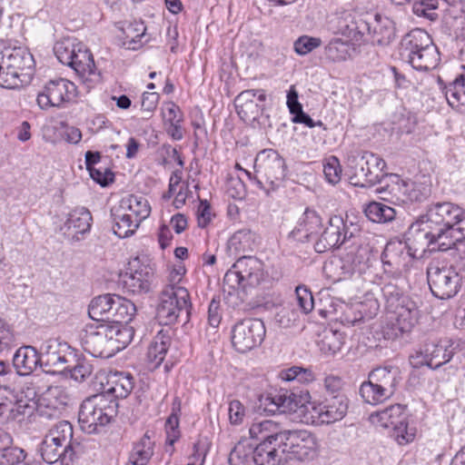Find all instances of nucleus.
I'll list each match as a JSON object with an SVG mask.
<instances>
[{"mask_svg":"<svg viewBox=\"0 0 465 465\" xmlns=\"http://www.w3.org/2000/svg\"><path fill=\"white\" fill-rule=\"evenodd\" d=\"M410 235L418 249L449 250L465 240V212L450 202L433 203L411 225Z\"/></svg>","mask_w":465,"mask_h":465,"instance_id":"1","label":"nucleus"},{"mask_svg":"<svg viewBox=\"0 0 465 465\" xmlns=\"http://www.w3.org/2000/svg\"><path fill=\"white\" fill-rule=\"evenodd\" d=\"M381 292L386 309V322L382 327L384 337L393 340L410 332L420 317L417 303L393 282L385 283Z\"/></svg>","mask_w":465,"mask_h":465,"instance_id":"2","label":"nucleus"},{"mask_svg":"<svg viewBox=\"0 0 465 465\" xmlns=\"http://www.w3.org/2000/svg\"><path fill=\"white\" fill-rule=\"evenodd\" d=\"M118 402L106 393L92 395L81 404L78 420L83 430L87 433L98 431L116 416Z\"/></svg>","mask_w":465,"mask_h":465,"instance_id":"3","label":"nucleus"},{"mask_svg":"<svg viewBox=\"0 0 465 465\" xmlns=\"http://www.w3.org/2000/svg\"><path fill=\"white\" fill-rule=\"evenodd\" d=\"M190 294L185 287H164L159 295L156 318L162 325H172L185 314H190Z\"/></svg>","mask_w":465,"mask_h":465,"instance_id":"4","label":"nucleus"},{"mask_svg":"<svg viewBox=\"0 0 465 465\" xmlns=\"http://www.w3.org/2000/svg\"><path fill=\"white\" fill-rule=\"evenodd\" d=\"M258 183L261 187L269 185L267 189H277L286 175V165L283 158L272 149L261 151L254 162Z\"/></svg>","mask_w":465,"mask_h":465,"instance_id":"5","label":"nucleus"},{"mask_svg":"<svg viewBox=\"0 0 465 465\" xmlns=\"http://www.w3.org/2000/svg\"><path fill=\"white\" fill-rule=\"evenodd\" d=\"M285 460L295 459L301 461L312 460L318 456L320 444L316 436L306 430H285L281 444Z\"/></svg>","mask_w":465,"mask_h":465,"instance_id":"6","label":"nucleus"},{"mask_svg":"<svg viewBox=\"0 0 465 465\" xmlns=\"http://www.w3.org/2000/svg\"><path fill=\"white\" fill-rule=\"evenodd\" d=\"M432 294L441 300L455 296L460 288V277L453 266L440 262H430L427 269Z\"/></svg>","mask_w":465,"mask_h":465,"instance_id":"7","label":"nucleus"},{"mask_svg":"<svg viewBox=\"0 0 465 465\" xmlns=\"http://www.w3.org/2000/svg\"><path fill=\"white\" fill-rule=\"evenodd\" d=\"M386 163L379 155L364 152L360 157L351 160V183L360 187H371L381 182L385 175Z\"/></svg>","mask_w":465,"mask_h":465,"instance_id":"8","label":"nucleus"},{"mask_svg":"<svg viewBox=\"0 0 465 465\" xmlns=\"http://www.w3.org/2000/svg\"><path fill=\"white\" fill-rule=\"evenodd\" d=\"M262 263L252 256L239 258L225 273L223 282L232 289L258 285L262 279Z\"/></svg>","mask_w":465,"mask_h":465,"instance_id":"9","label":"nucleus"},{"mask_svg":"<svg viewBox=\"0 0 465 465\" xmlns=\"http://www.w3.org/2000/svg\"><path fill=\"white\" fill-rule=\"evenodd\" d=\"M359 232L358 224L348 219L344 220L340 215H333L329 219L320 239L315 242V251L322 253L339 247L346 240L355 237Z\"/></svg>","mask_w":465,"mask_h":465,"instance_id":"10","label":"nucleus"},{"mask_svg":"<svg viewBox=\"0 0 465 465\" xmlns=\"http://www.w3.org/2000/svg\"><path fill=\"white\" fill-rule=\"evenodd\" d=\"M266 333L262 321L244 319L236 322L232 329V343L234 349L245 353L260 346Z\"/></svg>","mask_w":465,"mask_h":465,"instance_id":"11","label":"nucleus"},{"mask_svg":"<svg viewBox=\"0 0 465 465\" xmlns=\"http://www.w3.org/2000/svg\"><path fill=\"white\" fill-rule=\"evenodd\" d=\"M153 276V268L146 256H137L128 263L127 272L122 276V284L132 293L147 292Z\"/></svg>","mask_w":465,"mask_h":465,"instance_id":"12","label":"nucleus"},{"mask_svg":"<svg viewBox=\"0 0 465 465\" xmlns=\"http://www.w3.org/2000/svg\"><path fill=\"white\" fill-rule=\"evenodd\" d=\"M77 94L76 85L64 78L50 80L38 94L36 102L41 109L61 107L73 101Z\"/></svg>","mask_w":465,"mask_h":465,"instance_id":"13","label":"nucleus"},{"mask_svg":"<svg viewBox=\"0 0 465 465\" xmlns=\"http://www.w3.org/2000/svg\"><path fill=\"white\" fill-rule=\"evenodd\" d=\"M410 230L406 234V241L389 242L381 254V262L384 266L391 270L400 271L405 268L412 258L420 256L428 248L418 249L415 243L410 240Z\"/></svg>","mask_w":465,"mask_h":465,"instance_id":"14","label":"nucleus"},{"mask_svg":"<svg viewBox=\"0 0 465 465\" xmlns=\"http://www.w3.org/2000/svg\"><path fill=\"white\" fill-rule=\"evenodd\" d=\"M266 95L262 90H245L240 93L234 104L240 118L245 123H252L258 119L262 111L260 103L265 101Z\"/></svg>","mask_w":465,"mask_h":465,"instance_id":"15","label":"nucleus"},{"mask_svg":"<svg viewBox=\"0 0 465 465\" xmlns=\"http://www.w3.org/2000/svg\"><path fill=\"white\" fill-rule=\"evenodd\" d=\"M348 399L345 395H337L312 405V417L321 423H333L341 420L347 413Z\"/></svg>","mask_w":465,"mask_h":465,"instance_id":"16","label":"nucleus"},{"mask_svg":"<svg viewBox=\"0 0 465 465\" xmlns=\"http://www.w3.org/2000/svg\"><path fill=\"white\" fill-rule=\"evenodd\" d=\"M0 59L6 70L14 71L20 79L29 78L35 65L33 55L24 48L0 52Z\"/></svg>","mask_w":465,"mask_h":465,"instance_id":"17","label":"nucleus"},{"mask_svg":"<svg viewBox=\"0 0 465 465\" xmlns=\"http://www.w3.org/2000/svg\"><path fill=\"white\" fill-rule=\"evenodd\" d=\"M260 401L264 411L272 414L294 412L301 404L295 393L284 389L262 396Z\"/></svg>","mask_w":465,"mask_h":465,"instance_id":"18","label":"nucleus"},{"mask_svg":"<svg viewBox=\"0 0 465 465\" xmlns=\"http://www.w3.org/2000/svg\"><path fill=\"white\" fill-rule=\"evenodd\" d=\"M420 354L428 366L437 369L441 365L449 362L453 354L454 349L452 343L449 340L428 341L421 350Z\"/></svg>","mask_w":465,"mask_h":465,"instance_id":"19","label":"nucleus"},{"mask_svg":"<svg viewBox=\"0 0 465 465\" xmlns=\"http://www.w3.org/2000/svg\"><path fill=\"white\" fill-rule=\"evenodd\" d=\"M108 335L104 324L97 326L96 330H87L81 338L83 349L94 357L109 358L112 349L108 343Z\"/></svg>","mask_w":465,"mask_h":465,"instance_id":"20","label":"nucleus"},{"mask_svg":"<svg viewBox=\"0 0 465 465\" xmlns=\"http://www.w3.org/2000/svg\"><path fill=\"white\" fill-rule=\"evenodd\" d=\"M250 437L260 443H274L281 447L285 430L281 424L272 420H255L249 429Z\"/></svg>","mask_w":465,"mask_h":465,"instance_id":"21","label":"nucleus"},{"mask_svg":"<svg viewBox=\"0 0 465 465\" xmlns=\"http://www.w3.org/2000/svg\"><path fill=\"white\" fill-rule=\"evenodd\" d=\"M39 452L46 463L60 462L61 465H71L76 450L65 449L62 444L45 437L40 444Z\"/></svg>","mask_w":465,"mask_h":465,"instance_id":"22","label":"nucleus"},{"mask_svg":"<svg viewBox=\"0 0 465 465\" xmlns=\"http://www.w3.org/2000/svg\"><path fill=\"white\" fill-rule=\"evenodd\" d=\"M92 214L84 207H80L73 210L61 227V231L67 238L77 239L78 234L87 232L91 228Z\"/></svg>","mask_w":465,"mask_h":465,"instance_id":"23","label":"nucleus"},{"mask_svg":"<svg viewBox=\"0 0 465 465\" xmlns=\"http://www.w3.org/2000/svg\"><path fill=\"white\" fill-rule=\"evenodd\" d=\"M72 58V64L68 66L72 67L84 81L93 82L98 78L93 54L84 45L74 52Z\"/></svg>","mask_w":465,"mask_h":465,"instance_id":"24","label":"nucleus"},{"mask_svg":"<svg viewBox=\"0 0 465 465\" xmlns=\"http://www.w3.org/2000/svg\"><path fill=\"white\" fill-rule=\"evenodd\" d=\"M368 378L384 391L391 399L396 392L397 387L401 381V375L398 368L395 367H378L372 370Z\"/></svg>","mask_w":465,"mask_h":465,"instance_id":"25","label":"nucleus"},{"mask_svg":"<svg viewBox=\"0 0 465 465\" xmlns=\"http://www.w3.org/2000/svg\"><path fill=\"white\" fill-rule=\"evenodd\" d=\"M406 417L405 406L392 404L381 411L371 413L369 421L377 428L392 430Z\"/></svg>","mask_w":465,"mask_h":465,"instance_id":"26","label":"nucleus"},{"mask_svg":"<svg viewBox=\"0 0 465 465\" xmlns=\"http://www.w3.org/2000/svg\"><path fill=\"white\" fill-rule=\"evenodd\" d=\"M41 364V357L35 347H20L13 357V366L20 376L30 375Z\"/></svg>","mask_w":465,"mask_h":465,"instance_id":"27","label":"nucleus"},{"mask_svg":"<svg viewBox=\"0 0 465 465\" xmlns=\"http://www.w3.org/2000/svg\"><path fill=\"white\" fill-rule=\"evenodd\" d=\"M104 330L108 335V343L112 349V355L124 349L134 338V330L127 324L104 323Z\"/></svg>","mask_w":465,"mask_h":465,"instance_id":"28","label":"nucleus"},{"mask_svg":"<svg viewBox=\"0 0 465 465\" xmlns=\"http://www.w3.org/2000/svg\"><path fill=\"white\" fill-rule=\"evenodd\" d=\"M430 35L420 28H416L406 34L401 41L400 54L403 60L413 54H417L422 48L430 45Z\"/></svg>","mask_w":465,"mask_h":465,"instance_id":"29","label":"nucleus"},{"mask_svg":"<svg viewBox=\"0 0 465 465\" xmlns=\"http://www.w3.org/2000/svg\"><path fill=\"white\" fill-rule=\"evenodd\" d=\"M398 191L403 198L402 202H420L430 193V184L428 181H401L392 187L391 191Z\"/></svg>","mask_w":465,"mask_h":465,"instance_id":"30","label":"nucleus"},{"mask_svg":"<svg viewBox=\"0 0 465 465\" xmlns=\"http://www.w3.org/2000/svg\"><path fill=\"white\" fill-rule=\"evenodd\" d=\"M134 386V377L130 373L115 372L109 375L107 387L102 393H106L117 401L118 398H126Z\"/></svg>","mask_w":465,"mask_h":465,"instance_id":"31","label":"nucleus"},{"mask_svg":"<svg viewBox=\"0 0 465 465\" xmlns=\"http://www.w3.org/2000/svg\"><path fill=\"white\" fill-rule=\"evenodd\" d=\"M112 217L114 222V232L119 238H127L132 236L141 223L134 219L131 213L122 209L120 205L112 209Z\"/></svg>","mask_w":465,"mask_h":465,"instance_id":"32","label":"nucleus"},{"mask_svg":"<svg viewBox=\"0 0 465 465\" xmlns=\"http://www.w3.org/2000/svg\"><path fill=\"white\" fill-rule=\"evenodd\" d=\"M252 460L255 465H278L285 460V457L282 448L269 442L257 444Z\"/></svg>","mask_w":465,"mask_h":465,"instance_id":"33","label":"nucleus"},{"mask_svg":"<svg viewBox=\"0 0 465 465\" xmlns=\"http://www.w3.org/2000/svg\"><path fill=\"white\" fill-rule=\"evenodd\" d=\"M155 442L146 432L134 447L129 454L126 465H147L153 456Z\"/></svg>","mask_w":465,"mask_h":465,"instance_id":"34","label":"nucleus"},{"mask_svg":"<svg viewBox=\"0 0 465 465\" xmlns=\"http://www.w3.org/2000/svg\"><path fill=\"white\" fill-rule=\"evenodd\" d=\"M115 294H104L94 298L89 304L88 314L96 322L109 323L113 316Z\"/></svg>","mask_w":465,"mask_h":465,"instance_id":"35","label":"nucleus"},{"mask_svg":"<svg viewBox=\"0 0 465 465\" xmlns=\"http://www.w3.org/2000/svg\"><path fill=\"white\" fill-rule=\"evenodd\" d=\"M404 61L408 62L416 70L429 71L438 65L440 54L431 40L430 45L422 48L420 53L410 56Z\"/></svg>","mask_w":465,"mask_h":465,"instance_id":"36","label":"nucleus"},{"mask_svg":"<svg viewBox=\"0 0 465 465\" xmlns=\"http://www.w3.org/2000/svg\"><path fill=\"white\" fill-rule=\"evenodd\" d=\"M444 94L450 107L460 113H465V74L458 75L446 85Z\"/></svg>","mask_w":465,"mask_h":465,"instance_id":"37","label":"nucleus"},{"mask_svg":"<svg viewBox=\"0 0 465 465\" xmlns=\"http://www.w3.org/2000/svg\"><path fill=\"white\" fill-rule=\"evenodd\" d=\"M119 205L140 223L149 217L151 213V205L148 200L142 195L130 194L123 198Z\"/></svg>","mask_w":465,"mask_h":465,"instance_id":"38","label":"nucleus"},{"mask_svg":"<svg viewBox=\"0 0 465 465\" xmlns=\"http://www.w3.org/2000/svg\"><path fill=\"white\" fill-rule=\"evenodd\" d=\"M163 117L167 134L175 141L182 140L183 115L179 106L173 103L168 104Z\"/></svg>","mask_w":465,"mask_h":465,"instance_id":"39","label":"nucleus"},{"mask_svg":"<svg viewBox=\"0 0 465 465\" xmlns=\"http://www.w3.org/2000/svg\"><path fill=\"white\" fill-rule=\"evenodd\" d=\"M73 434L72 424L67 420H60L52 426L45 437L62 444L65 449L76 450L79 444L73 441Z\"/></svg>","mask_w":465,"mask_h":465,"instance_id":"40","label":"nucleus"},{"mask_svg":"<svg viewBox=\"0 0 465 465\" xmlns=\"http://www.w3.org/2000/svg\"><path fill=\"white\" fill-rule=\"evenodd\" d=\"M395 38L394 23L388 17L377 15L373 25L372 40L380 45H388Z\"/></svg>","mask_w":465,"mask_h":465,"instance_id":"41","label":"nucleus"},{"mask_svg":"<svg viewBox=\"0 0 465 465\" xmlns=\"http://www.w3.org/2000/svg\"><path fill=\"white\" fill-rule=\"evenodd\" d=\"M69 395L62 386H50L41 397V404L46 408L60 411L69 402Z\"/></svg>","mask_w":465,"mask_h":465,"instance_id":"42","label":"nucleus"},{"mask_svg":"<svg viewBox=\"0 0 465 465\" xmlns=\"http://www.w3.org/2000/svg\"><path fill=\"white\" fill-rule=\"evenodd\" d=\"M171 340L168 336L159 332L151 341L147 350V360L153 368L158 367L165 358Z\"/></svg>","mask_w":465,"mask_h":465,"instance_id":"43","label":"nucleus"},{"mask_svg":"<svg viewBox=\"0 0 465 465\" xmlns=\"http://www.w3.org/2000/svg\"><path fill=\"white\" fill-rule=\"evenodd\" d=\"M135 312L136 307L133 302L116 295L110 322L126 324L133 320Z\"/></svg>","mask_w":465,"mask_h":465,"instance_id":"44","label":"nucleus"},{"mask_svg":"<svg viewBox=\"0 0 465 465\" xmlns=\"http://www.w3.org/2000/svg\"><path fill=\"white\" fill-rule=\"evenodd\" d=\"M355 244H357V248L351 252V262L355 267H359V270H361V267L369 265L377 251L367 238L360 237Z\"/></svg>","mask_w":465,"mask_h":465,"instance_id":"45","label":"nucleus"},{"mask_svg":"<svg viewBox=\"0 0 465 465\" xmlns=\"http://www.w3.org/2000/svg\"><path fill=\"white\" fill-rule=\"evenodd\" d=\"M351 46L340 38L331 39L324 47V57L331 63L346 61L350 57Z\"/></svg>","mask_w":465,"mask_h":465,"instance_id":"46","label":"nucleus"},{"mask_svg":"<svg viewBox=\"0 0 465 465\" xmlns=\"http://www.w3.org/2000/svg\"><path fill=\"white\" fill-rule=\"evenodd\" d=\"M359 394L363 402L371 405L381 404L387 400H390L384 391L377 385V382L372 381L369 378L368 381L361 384Z\"/></svg>","mask_w":465,"mask_h":465,"instance_id":"47","label":"nucleus"},{"mask_svg":"<svg viewBox=\"0 0 465 465\" xmlns=\"http://www.w3.org/2000/svg\"><path fill=\"white\" fill-rule=\"evenodd\" d=\"M322 225L320 215L313 210L306 209L300 222L292 232L296 233H304L303 237L308 239L311 235L316 233Z\"/></svg>","mask_w":465,"mask_h":465,"instance_id":"48","label":"nucleus"},{"mask_svg":"<svg viewBox=\"0 0 465 465\" xmlns=\"http://www.w3.org/2000/svg\"><path fill=\"white\" fill-rule=\"evenodd\" d=\"M70 350L67 342L61 341L58 339H49L41 346V351L45 358V365L46 367L54 366L55 359L61 352H66Z\"/></svg>","mask_w":465,"mask_h":465,"instance_id":"49","label":"nucleus"},{"mask_svg":"<svg viewBox=\"0 0 465 465\" xmlns=\"http://www.w3.org/2000/svg\"><path fill=\"white\" fill-rule=\"evenodd\" d=\"M252 234L249 229H241L235 232L228 241V250L232 255H238L251 249Z\"/></svg>","mask_w":465,"mask_h":465,"instance_id":"50","label":"nucleus"},{"mask_svg":"<svg viewBox=\"0 0 465 465\" xmlns=\"http://www.w3.org/2000/svg\"><path fill=\"white\" fill-rule=\"evenodd\" d=\"M366 217L373 223H387L395 217V210L384 203L372 202L365 208Z\"/></svg>","mask_w":465,"mask_h":465,"instance_id":"51","label":"nucleus"},{"mask_svg":"<svg viewBox=\"0 0 465 465\" xmlns=\"http://www.w3.org/2000/svg\"><path fill=\"white\" fill-rule=\"evenodd\" d=\"M343 343V334L340 331L330 330L324 331L322 340L319 341V347L323 354L331 356L341 350Z\"/></svg>","mask_w":465,"mask_h":465,"instance_id":"52","label":"nucleus"},{"mask_svg":"<svg viewBox=\"0 0 465 465\" xmlns=\"http://www.w3.org/2000/svg\"><path fill=\"white\" fill-rule=\"evenodd\" d=\"M83 44L80 42H76L75 39L65 38L54 45V52L57 57V59L65 65L72 64V57L74 54V52H77V49Z\"/></svg>","mask_w":465,"mask_h":465,"instance_id":"53","label":"nucleus"},{"mask_svg":"<svg viewBox=\"0 0 465 465\" xmlns=\"http://www.w3.org/2000/svg\"><path fill=\"white\" fill-rule=\"evenodd\" d=\"M254 448L248 440H242L237 442L229 455L231 465H244L253 455Z\"/></svg>","mask_w":465,"mask_h":465,"instance_id":"54","label":"nucleus"},{"mask_svg":"<svg viewBox=\"0 0 465 465\" xmlns=\"http://www.w3.org/2000/svg\"><path fill=\"white\" fill-rule=\"evenodd\" d=\"M331 24L332 25L333 31L342 35H350L355 28L353 17L349 11L336 13Z\"/></svg>","mask_w":465,"mask_h":465,"instance_id":"55","label":"nucleus"},{"mask_svg":"<svg viewBox=\"0 0 465 465\" xmlns=\"http://www.w3.org/2000/svg\"><path fill=\"white\" fill-rule=\"evenodd\" d=\"M440 9L446 21L461 18L465 13V2L463 0H440Z\"/></svg>","mask_w":465,"mask_h":465,"instance_id":"56","label":"nucleus"},{"mask_svg":"<svg viewBox=\"0 0 465 465\" xmlns=\"http://www.w3.org/2000/svg\"><path fill=\"white\" fill-rule=\"evenodd\" d=\"M440 8L439 0H416L412 10L418 16H423L431 21L438 18L437 10Z\"/></svg>","mask_w":465,"mask_h":465,"instance_id":"57","label":"nucleus"},{"mask_svg":"<svg viewBox=\"0 0 465 465\" xmlns=\"http://www.w3.org/2000/svg\"><path fill=\"white\" fill-rule=\"evenodd\" d=\"M416 429L410 427L407 417L391 430V437L400 444L406 445L415 439Z\"/></svg>","mask_w":465,"mask_h":465,"instance_id":"58","label":"nucleus"},{"mask_svg":"<svg viewBox=\"0 0 465 465\" xmlns=\"http://www.w3.org/2000/svg\"><path fill=\"white\" fill-rule=\"evenodd\" d=\"M322 43L319 37L303 35L294 41L293 49L297 54L303 56L320 47Z\"/></svg>","mask_w":465,"mask_h":465,"instance_id":"59","label":"nucleus"},{"mask_svg":"<svg viewBox=\"0 0 465 465\" xmlns=\"http://www.w3.org/2000/svg\"><path fill=\"white\" fill-rule=\"evenodd\" d=\"M323 173L326 180L330 183L336 184L340 182L341 168L337 157L331 156L325 160L323 163Z\"/></svg>","mask_w":465,"mask_h":465,"instance_id":"60","label":"nucleus"},{"mask_svg":"<svg viewBox=\"0 0 465 465\" xmlns=\"http://www.w3.org/2000/svg\"><path fill=\"white\" fill-rule=\"evenodd\" d=\"M323 269L333 281H340L348 273V271H345L344 262L341 258H334L326 262Z\"/></svg>","mask_w":465,"mask_h":465,"instance_id":"61","label":"nucleus"},{"mask_svg":"<svg viewBox=\"0 0 465 465\" xmlns=\"http://www.w3.org/2000/svg\"><path fill=\"white\" fill-rule=\"evenodd\" d=\"M298 306L301 311L307 314L313 309L314 302L311 291L305 286L300 285L295 289Z\"/></svg>","mask_w":465,"mask_h":465,"instance_id":"62","label":"nucleus"},{"mask_svg":"<svg viewBox=\"0 0 465 465\" xmlns=\"http://www.w3.org/2000/svg\"><path fill=\"white\" fill-rule=\"evenodd\" d=\"M67 372L70 373L72 379L76 381H84L93 372V366L85 360H76V363Z\"/></svg>","mask_w":465,"mask_h":465,"instance_id":"63","label":"nucleus"},{"mask_svg":"<svg viewBox=\"0 0 465 465\" xmlns=\"http://www.w3.org/2000/svg\"><path fill=\"white\" fill-rule=\"evenodd\" d=\"M275 320L282 327L288 328L299 320V313L292 306H284L277 312Z\"/></svg>","mask_w":465,"mask_h":465,"instance_id":"64","label":"nucleus"}]
</instances>
